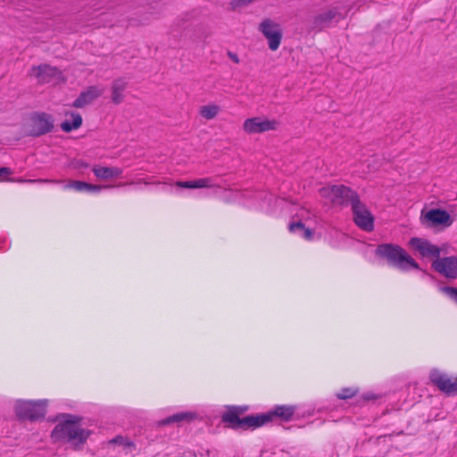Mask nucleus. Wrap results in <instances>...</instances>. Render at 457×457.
<instances>
[{"label": "nucleus", "instance_id": "f257e3e1", "mask_svg": "<svg viewBox=\"0 0 457 457\" xmlns=\"http://www.w3.org/2000/svg\"><path fill=\"white\" fill-rule=\"evenodd\" d=\"M81 418L73 414H62L60 422L54 427L51 437L54 442L63 441L71 444L74 449L82 446L91 432L79 426Z\"/></svg>", "mask_w": 457, "mask_h": 457}, {"label": "nucleus", "instance_id": "f03ea898", "mask_svg": "<svg viewBox=\"0 0 457 457\" xmlns=\"http://www.w3.org/2000/svg\"><path fill=\"white\" fill-rule=\"evenodd\" d=\"M375 255L386 261L389 266L403 271L411 269L420 270L419 263L402 246L395 244L378 245L375 250Z\"/></svg>", "mask_w": 457, "mask_h": 457}, {"label": "nucleus", "instance_id": "7ed1b4c3", "mask_svg": "<svg viewBox=\"0 0 457 457\" xmlns=\"http://www.w3.org/2000/svg\"><path fill=\"white\" fill-rule=\"evenodd\" d=\"M241 411L237 409L228 410L221 416V420L232 429H255L271 421V414L269 411L256 415H248L240 418Z\"/></svg>", "mask_w": 457, "mask_h": 457}, {"label": "nucleus", "instance_id": "20e7f679", "mask_svg": "<svg viewBox=\"0 0 457 457\" xmlns=\"http://www.w3.org/2000/svg\"><path fill=\"white\" fill-rule=\"evenodd\" d=\"M320 195L328 199L333 205H353L359 198L356 191L345 185H331L320 190Z\"/></svg>", "mask_w": 457, "mask_h": 457}, {"label": "nucleus", "instance_id": "39448f33", "mask_svg": "<svg viewBox=\"0 0 457 457\" xmlns=\"http://www.w3.org/2000/svg\"><path fill=\"white\" fill-rule=\"evenodd\" d=\"M46 401L18 400L15 404V413L20 420H37L46 415Z\"/></svg>", "mask_w": 457, "mask_h": 457}, {"label": "nucleus", "instance_id": "423d86ee", "mask_svg": "<svg viewBox=\"0 0 457 457\" xmlns=\"http://www.w3.org/2000/svg\"><path fill=\"white\" fill-rule=\"evenodd\" d=\"M344 18L337 7L330 8L327 11L314 15L309 21V30L321 31L328 28L333 22L337 23Z\"/></svg>", "mask_w": 457, "mask_h": 457}, {"label": "nucleus", "instance_id": "0eeeda50", "mask_svg": "<svg viewBox=\"0 0 457 457\" xmlns=\"http://www.w3.org/2000/svg\"><path fill=\"white\" fill-rule=\"evenodd\" d=\"M352 212L357 227L367 232L374 229V217L360 198L352 205Z\"/></svg>", "mask_w": 457, "mask_h": 457}, {"label": "nucleus", "instance_id": "6e6552de", "mask_svg": "<svg viewBox=\"0 0 457 457\" xmlns=\"http://www.w3.org/2000/svg\"><path fill=\"white\" fill-rule=\"evenodd\" d=\"M29 136L37 137L51 132L54 129V119L46 112H35L31 115Z\"/></svg>", "mask_w": 457, "mask_h": 457}, {"label": "nucleus", "instance_id": "1a4fd4ad", "mask_svg": "<svg viewBox=\"0 0 457 457\" xmlns=\"http://www.w3.org/2000/svg\"><path fill=\"white\" fill-rule=\"evenodd\" d=\"M259 30L268 39L269 48L276 51L281 43L282 31L278 23L270 19H264L259 25Z\"/></svg>", "mask_w": 457, "mask_h": 457}, {"label": "nucleus", "instance_id": "9d476101", "mask_svg": "<svg viewBox=\"0 0 457 457\" xmlns=\"http://www.w3.org/2000/svg\"><path fill=\"white\" fill-rule=\"evenodd\" d=\"M30 75L34 76L37 83L40 84L57 83L62 79V71L49 64L33 66L30 70Z\"/></svg>", "mask_w": 457, "mask_h": 457}, {"label": "nucleus", "instance_id": "9b49d317", "mask_svg": "<svg viewBox=\"0 0 457 457\" xmlns=\"http://www.w3.org/2000/svg\"><path fill=\"white\" fill-rule=\"evenodd\" d=\"M278 122L276 120L262 119L261 117L248 118L243 124L244 130L248 134H259L276 130Z\"/></svg>", "mask_w": 457, "mask_h": 457}, {"label": "nucleus", "instance_id": "f8f14e48", "mask_svg": "<svg viewBox=\"0 0 457 457\" xmlns=\"http://www.w3.org/2000/svg\"><path fill=\"white\" fill-rule=\"evenodd\" d=\"M432 268L446 278L455 279L457 278V257L440 256L432 262Z\"/></svg>", "mask_w": 457, "mask_h": 457}, {"label": "nucleus", "instance_id": "ddd939ff", "mask_svg": "<svg viewBox=\"0 0 457 457\" xmlns=\"http://www.w3.org/2000/svg\"><path fill=\"white\" fill-rule=\"evenodd\" d=\"M429 379L433 385L446 395L457 393V378L453 380L446 374L435 369L430 371Z\"/></svg>", "mask_w": 457, "mask_h": 457}, {"label": "nucleus", "instance_id": "4468645a", "mask_svg": "<svg viewBox=\"0 0 457 457\" xmlns=\"http://www.w3.org/2000/svg\"><path fill=\"white\" fill-rule=\"evenodd\" d=\"M423 223H427L429 228L443 226L450 227L453 223V219L450 214L442 209H431L424 216Z\"/></svg>", "mask_w": 457, "mask_h": 457}, {"label": "nucleus", "instance_id": "2eb2a0df", "mask_svg": "<svg viewBox=\"0 0 457 457\" xmlns=\"http://www.w3.org/2000/svg\"><path fill=\"white\" fill-rule=\"evenodd\" d=\"M409 245L418 251L422 257H435L437 259L440 256V248L431 244L428 240L412 237L410 239Z\"/></svg>", "mask_w": 457, "mask_h": 457}, {"label": "nucleus", "instance_id": "dca6fc26", "mask_svg": "<svg viewBox=\"0 0 457 457\" xmlns=\"http://www.w3.org/2000/svg\"><path fill=\"white\" fill-rule=\"evenodd\" d=\"M103 92L104 90L98 87L90 86L79 94L78 98L73 102L72 106L75 108H83L102 96Z\"/></svg>", "mask_w": 457, "mask_h": 457}, {"label": "nucleus", "instance_id": "f3484780", "mask_svg": "<svg viewBox=\"0 0 457 457\" xmlns=\"http://www.w3.org/2000/svg\"><path fill=\"white\" fill-rule=\"evenodd\" d=\"M128 87V81L124 78H119L112 81L111 91H112V102L114 104H120L124 101V91Z\"/></svg>", "mask_w": 457, "mask_h": 457}, {"label": "nucleus", "instance_id": "a211bd4d", "mask_svg": "<svg viewBox=\"0 0 457 457\" xmlns=\"http://www.w3.org/2000/svg\"><path fill=\"white\" fill-rule=\"evenodd\" d=\"M196 418V414L191 411H182L157 421L159 427H164L172 423L190 422Z\"/></svg>", "mask_w": 457, "mask_h": 457}, {"label": "nucleus", "instance_id": "6ab92c4d", "mask_svg": "<svg viewBox=\"0 0 457 457\" xmlns=\"http://www.w3.org/2000/svg\"><path fill=\"white\" fill-rule=\"evenodd\" d=\"M295 413V407L288 405H278L273 411H269L271 414V420L274 417L279 418L281 420L288 421Z\"/></svg>", "mask_w": 457, "mask_h": 457}, {"label": "nucleus", "instance_id": "aec40b11", "mask_svg": "<svg viewBox=\"0 0 457 457\" xmlns=\"http://www.w3.org/2000/svg\"><path fill=\"white\" fill-rule=\"evenodd\" d=\"M289 230L290 232L297 234L306 240H311L313 237L312 230L309 228H306L302 221L290 223Z\"/></svg>", "mask_w": 457, "mask_h": 457}, {"label": "nucleus", "instance_id": "412c9836", "mask_svg": "<svg viewBox=\"0 0 457 457\" xmlns=\"http://www.w3.org/2000/svg\"><path fill=\"white\" fill-rule=\"evenodd\" d=\"M72 120H64L61 123V129L64 132H71L73 129H79L82 124V117L79 113H71Z\"/></svg>", "mask_w": 457, "mask_h": 457}, {"label": "nucleus", "instance_id": "4be33fe9", "mask_svg": "<svg viewBox=\"0 0 457 457\" xmlns=\"http://www.w3.org/2000/svg\"><path fill=\"white\" fill-rule=\"evenodd\" d=\"M220 112V107L216 104L204 105L200 108V115L206 120L214 119Z\"/></svg>", "mask_w": 457, "mask_h": 457}, {"label": "nucleus", "instance_id": "5701e85b", "mask_svg": "<svg viewBox=\"0 0 457 457\" xmlns=\"http://www.w3.org/2000/svg\"><path fill=\"white\" fill-rule=\"evenodd\" d=\"M93 172L96 177L102 179H108L112 178L111 167H94Z\"/></svg>", "mask_w": 457, "mask_h": 457}, {"label": "nucleus", "instance_id": "b1692460", "mask_svg": "<svg viewBox=\"0 0 457 457\" xmlns=\"http://www.w3.org/2000/svg\"><path fill=\"white\" fill-rule=\"evenodd\" d=\"M194 181L195 188H205L214 187V183L212 178L198 179Z\"/></svg>", "mask_w": 457, "mask_h": 457}, {"label": "nucleus", "instance_id": "393cba45", "mask_svg": "<svg viewBox=\"0 0 457 457\" xmlns=\"http://www.w3.org/2000/svg\"><path fill=\"white\" fill-rule=\"evenodd\" d=\"M357 389L352 387H345L341 389V391L337 394V397L338 399L346 400L353 397L357 394Z\"/></svg>", "mask_w": 457, "mask_h": 457}, {"label": "nucleus", "instance_id": "a878e982", "mask_svg": "<svg viewBox=\"0 0 457 457\" xmlns=\"http://www.w3.org/2000/svg\"><path fill=\"white\" fill-rule=\"evenodd\" d=\"M66 187L73 188L77 191H87L88 183L84 181H71L69 183Z\"/></svg>", "mask_w": 457, "mask_h": 457}, {"label": "nucleus", "instance_id": "bb28decb", "mask_svg": "<svg viewBox=\"0 0 457 457\" xmlns=\"http://www.w3.org/2000/svg\"><path fill=\"white\" fill-rule=\"evenodd\" d=\"M441 291L445 293L455 303H457V287H442Z\"/></svg>", "mask_w": 457, "mask_h": 457}, {"label": "nucleus", "instance_id": "cd10ccee", "mask_svg": "<svg viewBox=\"0 0 457 457\" xmlns=\"http://www.w3.org/2000/svg\"><path fill=\"white\" fill-rule=\"evenodd\" d=\"M111 187H112V186H99V185H93V184H89V183H88L87 191H88V192H95V193H98V192H100L103 188H111Z\"/></svg>", "mask_w": 457, "mask_h": 457}, {"label": "nucleus", "instance_id": "c85d7f7f", "mask_svg": "<svg viewBox=\"0 0 457 457\" xmlns=\"http://www.w3.org/2000/svg\"><path fill=\"white\" fill-rule=\"evenodd\" d=\"M176 185L179 187H182V188H195V185H194V181L191 180V181H178L176 183Z\"/></svg>", "mask_w": 457, "mask_h": 457}, {"label": "nucleus", "instance_id": "c756f323", "mask_svg": "<svg viewBox=\"0 0 457 457\" xmlns=\"http://www.w3.org/2000/svg\"><path fill=\"white\" fill-rule=\"evenodd\" d=\"M8 181H12V182H20V183H22V182H27V183H34V182H48L49 180H43V179H7Z\"/></svg>", "mask_w": 457, "mask_h": 457}, {"label": "nucleus", "instance_id": "7c9ffc66", "mask_svg": "<svg viewBox=\"0 0 457 457\" xmlns=\"http://www.w3.org/2000/svg\"><path fill=\"white\" fill-rule=\"evenodd\" d=\"M112 170V178L120 177L122 174V170L118 167H111Z\"/></svg>", "mask_w": 457, "mask_h": 457}, {"label": "nucleus", "instance_id": "2f4dec72", "mask_svg": "<svg viewBox=\"0 0 457 457\" xmlns=\"http://www.w3.org/2000/svg\"><path fill=\"white\" fill-rule=\"evenodd\" d=\"M12 174V170L8 167H1L0 168V177H4L5 175Z\"/></svg>", "mask_w": 457, "mask_h": 457}, {"label": "nucleus", "instance_id": "473e14b6", "mask_svg": "<svg viewBox=\"0 0 457 457\" xmlns=\"http://www.w3.org/2000/svg\"><path fill=\"white\" fill-rule=\"evenodd\" d=\"M228 56L229 57V59L231 61H233L235 63H238L240 61H239V58L237 56V54L233 53V52H230L228 51Z\"/></svg>", "mask_w": 457, "mask_h": 457}, {"label": "nucleus", "instance_id": "72a5a7b5", "mask_svg": "<svg viewBox=\"0 0 457 457\" xmlns=\"http://www.w3.org/2000/svg\"><path fill=\"white\" fill-rule=\"evenodd\" d=\"M235 409H237L238 411H241V414H242L245 411H246L247 407L233 406L229 410H235Z\"/></svg>", "mask_w": 457, "mask_h": 457}, {"label": "nucleus", "instance_id": "f704fd0d", "mask_svg": "<svg viewBox=\"0 0 457 457\" xmlns=\"http://www.w3.org/2000/svg\"><path fill=\"white\" fill-rule=\"evenodd\" d=\"M79 166H80V167L87 168V167H88V164H87V163H85V162H81V163H80V165H79Z\"/></svg>", "mask_w": 457, "mask_h": 457}]
</instances>
